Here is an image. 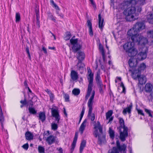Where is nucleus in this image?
<instances>
[{"label": "nucleus", "mask_w": 153, "mask_h": 153, "mask_svg": "<svg viewBox=\"0 0 153 153\" xmlns=\"http://www.w3.org/2000/svg\"><path fill=\"white\" fill-rule=\"evenodd\" d=\"M140 74H136L135 78H133L134 79H138L139 84L140 85L144 84L146 82V79L145 76L140 75Z\"/></svg>", "instance_id": "nucleus-13"}, {"label": "nucleus", "mask_w": 153, "mask_h": 153, "mask_svg": "<svg viewBox=\"0 0 153 153\" xmlns=\"http://www.w3.org/2000/svg\"><path fill=\"white\" fill-rule=\"evenodd\" d=\"M88 75L87 78L89 82L88 85L87 94L86 97V98L90 96L91 92L92 90L93 86V80L94 74L92 73L91 70L90 68L88 69Z\"/></svg>", "instance_id": "nucleus-7"}, {"label": "nucleus", "mask_w": 153, "mask_h": 153, "mask_svg": "<svg viewBox=\"0 0 153 153\" xmlns=\"http://www.w3.org/2000/svg\"><path fill=\"white\" fill-rule=\"evenodd\" d=\"M137 60L135 58L133 59L131 58L129 59L128 64L130 67L131 68L130 70L132 72L133 70H136L137 67L136 66L137 64Z\"/></svg>", "instance_id": "nucleus-12"}, {"label": "nucleus", "mask_w": 153, "mask_h": 153, "mask_svg": "<svg viewBox=\"0 0 153 153\" xmlns=\"http://www.w3.org/2000/svg\"><path fill=\"white\" fill-rule=\"evenodd\" d=\"M126 145L123 144L120 145L119 140L116 141V147H113L112 149L108 151V153H126Z\"/></svg>", "instance_id": "nucleus-6"}, {"label": "nucleus", "mask_w": 153, "mask_h": 153, "mask_svg": "<svg viewBox=\"0 0 153 153\" xmlns=\"http://www.w3.org/2000/svg\"><path fill=\"white\" fill-rule=\"evenodd\" d=\"M132 108V104L131 103L130 105L127 106L126 108H124L123 111V113L124 115H126L127 113L128 114L131 113V110Z\"/></svg>", "instance_id": "nucleus-16"}, {"label": "nucleus", "mask_w": 153, "mask_h": 153, "mask_svg": "<svg viewBox=\"0 0 153 153\" xmlns=\"http://www.w3.org/2000/svg\"><path fill=\"white\" fill-rule=\"evenodd\" d=\"M147 35L148 37L153 38V30L149 31L147 32Z\"/></svg>", "instance_id": "nucleus-40"}, {"label": "nucleus", "mask_w": 153, "mask_h": 153, "mask_svg": "<svg viewBox=\"0 0 153 153\" xmlns=\"http://www.w3.org/2000/svg\"><path fill=\"white\" fill-rule=\"evenodd\" d=\"M80 90L79 89L74 88L72 91L73 94L75 95H77L80 93Z\"/></svg>", "instance_id": "nucleus-36"}, {"label": "nucleus", "mask_w": 153, "mask_h": 153, "mask_svg": "<svg viewBox=\"0 0 153 153\" xmlns=\"http://www.w3.org/2000/svg\"><path fill=\"white\" fill-rule=\"evenodd\" d=\"M42 49L44 53H45L46 54L47 53V51L46 49L44 47H42Z\"/></svg>", "instance_id": "nucleus-57"}, {"label": "nucleus", "mask_w": 153, "mask_h": 153, "mask_svg": "<svg viewBox=\"0 0 153 153\" xmlns=\"http://www.w3.org/2000/svg\"><path fill=\"white\" fill-rule=\"evenodd\" d=\"M49 96L50 97V100L52 102L54 98V95L52 93L50 94L49 95Z\"/></svg>", "instance_id": "nucleus-48"}, {"label": "nucleus", "mask_w": 153, "mask_h": 153, "mask_svg": "<svg viewBox=\"0 0 153 153\" xmlns=\"http://www.w3.org/2000/svg\"><path fill=\"white\" fill-rule=\"evenodd\" d=\"M36 25L38 26L39 27H40V21L38 17V15L37 14H36Z\"/></svg>", "instance_id": "nucleus-46"}, {"label": "nucleus", "mask_w": 153, "mask_h": 153, "mask_svg": "<svg viewBox=\"0 0 153 153\" xmlns=\"http://www.w3.org/2000/svg\"><path fill=\"white\" fill-rule=\"evenodd\" d=\"M70 42L72 45V50L74 53L76 52L81 48L82 46L78 42L77 39L72 38L70 40Z\"/></svg>", "instance_id": "nucleus-10"}, {"label": "nucleus", "mask_w": 153, "mask_h": 153, "mask_svg": "<svg viewBox=\"0 0 153 153\" xmlns=\"http://www.w3.org/2000/svg\"><path fill=\"white\" fill-rule=\"evenodd\" d=\"M87 122V121L86 119L84 120V121L82 122V123L81 124L79 127V130L80 133V134H83V131L85 128Z\"/></svg>", "instance_id": "nucleus-18"}, {"label": "nucleus", "mask_w": 153, "mask_h": 153, "mask_svg": "<svg viewBox=\"0 0 153 153\" xmlns=\"http://www.w3.org/2000/svg\"><path fill=\"white\" fill-rule=\"evenodd\" d=\"M50 2L53 7H54L57 10H60L59 7L54 3L53 0H51Z\"/></svg>", "instance_id": "nucleus-34"}, {"label": "nucleus", "mask_w": 153, "mask_h": 153, "mask_svg": "<svg viewBox=\"0 0 153 153\" xmlns=\"http://www.w3.org/2000/svg\"><path fill=\"white\" fill-rule=\"evenodd\" d=\"M67 36H68V37H69V38L71 36V34L70 33H68V34H67Z\"/></svg>", "instance_id": "nucleus-64"}, {"label": "nucleus", "mask_w": 153, "mask_h": 153, "mask_svg": "<svg viewBox=\"0 0 153 153\" xmlns=\"http://www.w3.org/2000/svg\"><path fill=\"white\" fill-rule=\"evenodd\" d=\"M71 79L73 81H76L78 78V73L74 70H72L70 74Z\"/></svg>", "instance_id": "nucleus-15"}, {"label": "nucleus", "mask_w": 153, "mask_h": 153, "mask_svg": "<svg viewBox=\"0 0 153 153\" xmlns=\"http://www.w3.org/2000/svg\"><path fill=\"white\" fill-rule=\"evenodd\" d=\"M85 112V109L84 108H83L82 109V110L81 113L80 114V117L79 119V123H80L82 119V118L83 117L84 113Z\"/></svg>", "instance_id": "nucleus-43"}, {"label": "nucleus", "mask_w": 153, "mask_h": 153, "mask_svg": "<svg viewBox=\"0 0 153 153\" xmlns=\"http://www.w3.org/2000/svg\"><path fill=\"white\" fill-rule=\"evenodd\" d=\"M134 42L137 43V42H129L123 45L124 50L128 53V56L130 57H134L137 53V50L134 48Z\"/></svg>", "instance_id": "nucleus-3"}, {"label": "nucleus", "mask_w": 153, "mask_h": 153, "mask_svg": "<svg viewBox=\"0 0 153 153\" xmlns=\"http://www.w3.org/2000/svg\"><path fill=\"white\" fill-rule=\"evenodd\" d=\"M147 18L149 23H152L153 22V14L151 12L148 13Z\"/></svg>", "instance_id": "nucleus-25"}, {"label": "nucleus", "mask_w": 153, "mask_h": 153, "mask_svg": "<svg viewBox=\"0 0 153 153\" xmlns=\"http://www.w3.org/2000/svg\"><path fill=\"white\" fill-rule=\"evenodd\" d=\"M145 26L143 23L137 22L128 31V35L131 37L132 41L137 42L138 44L143 43L144 44L148 42V40L146 38L138 34L140 31L145 28Z\"/></svg>", "instance_id": "nucleus-2"}, {"label": "nucleus", "mask_w": 153, "mask_h": 153, "mask_svg": "<svg viewBox=\"0 0 153 153\" xmlns=\"http://www.w3.org/2000/svg\"><path fill=\"white\" fill-rule=\"evenodd\" d=\"M108 133L110 137L112 139H114V131L111 127H109L108 130Z\"/></svg>", "instance_id": "nucleus-29"}, {"label": "nucleus", "mask_w": 153, "mask_h": 153, "mask_svg": "<svg viewBox=\"0 0 153 153\" xmlns=\"http://www.w3.org/2000/svg\"><path fill=\"white\" fill-rule=\"evenodd\" d=\"M120 132V138L122 141H124L128 136V128L126 126L118 128Z\"/></svg>", "instance_id": "nucleus-9"}, {"label": "nucleus", "mask_w": 153, "mask_h": 153, "mask_svg": "<svg viewBox=\"0 0 153 153\" xmlns=\"http://www.w3.org/2000/svg\"><path fill=\"white\" fill-rule=\"evenodd\" d=\"M22 147L26 150H27L28 148V145L27 143L24 144L22 146Z\"/></svg>", "instance_id": "nucleus-50"}, {"label": "nucleus", "mask_w": 153, "mask_h": 153, "mask_svg": "<svg viewBox=\"0 0 153 153\" xmlns=\"http://www.w3.org/2000/svg\"><path fill=\"white\" fill-rule=\"evenodd\" d=\"M48 48L49 49L54 50L55 49V48L54 47H48Z\"/></svg>", "instance_id": "nucleus-60"}, {"label": "nucleus", "mask_w": 153, "mask_h": 153, "mask_svg": "<svg viewBox=\"0 0 153 153\" xmlns=\"http://www.w3.org/2000/svg\"><path fill=\"white\" fill-rule=\"evenodd\" d=\"M86 144V141L85 140H83L82 141L80 146L79 148V152L80 153H82L83 149L84 147L85 146Z\"/></svg>", "instance_id": "nucleus-24"}, {"label": "nucleus", "mask_w": 153, "mask_h": 153, "mask_svg": "<svg viewBox=\"0 0 153 153\" xmlns=\"http://www.w3.org/2000/svg\"><path fill=\"white\" fill-rule=\"evenodd\" d=\"M27 54H28V57L29 59L30 60H31V56H30V53H29Z\"/></svg>", "instance_id": "nucleus-63"}, {"label": "nucleus", "mask_w": 153, "mask_h": 153, "mask_svg": "<svg viewBox=\"0 0 153 153\" xmlns=\"http://www.w3.org/2000/svg\"><path fill=\"white\" fill-rule=\"evenodd\" d=\"M148 42L145 44H138L139 46V51H140L138 54L136 56H135V58L138 61H142L145 59L147 57V53L148 52V49L146 45Z\"/></svg>", "instance_id": "nucleus-4"}, {"label": "nucleus", "mask_w": 153, "mask_h": 153, "mask_svg": "<svg viewBox=\"0 0 153 153\" xmlns=\"http://www.w3.org/2000/svg\"><path fill=\"white\" fill-rule=\"evenodd\" d=\"M102 18L100 14L98 15V22H99V27L100 28L102 29L103 27L104 20L102 19L101 20Z\"/></svg>", "instance_id": "nucleus-23"}, {"label": "nucleus", "mask_w": 153, "mask_h": 153, "mask_svg": "<svg viewBox=\"0 0 153 153\" xmlns=\"http://www.w3.org/2000/svg\"><path fill=\"white\" fill-rule=\"evenodd\" d=\"M38 150L40 153H44L45 149L44 147L41 146H39L38 147Z\"/></svg>", "instance_id": "nucleus-38"}, {"label": "nucleus", "mask_w": 153, "mask_h": 153, "mask_svg": "<svg viewBox=\"0 0 153 153\" xmlns=\"http://www.w3.org/2000/svg\"><path fill=\"white\" fill-rule=\"evenodd\" d=\"M120 86L122 88V89H123L122 92H125V87L124 85L123 82H121V84H120Z\"/></svg>", "instance_id": "nucleus-49"}, {"label": "nucleus", "mask_w": 153, "mask_h": 153, "mask_svg": "<svg viewBox=\"0 0 153 153\" xmlns=\"http://www.w3.org/2000/svg\"><path fill=\"white\" fill-rule=\"evenodd\" d=\"M52 114L53 117L59 115L57 110L53 109L52 110Z\"/></svg>", "instance_id": "nucleus-33"}, {"label": "nucleus", "mask_w": 153, "mask_h": 153, "mask_svg": "<svg viewBox=\"0 0 153 153\" xmlns=\"http://www.w3.org/2000/svg\"><path fill=\"white\" fill-rule=\"evenodd\" d=\"M51 128L53 130H56L58 128V126L57 124L55 123H53L51 124Z\"/></svg>", "instance_id": "nucleus-39"}, {"label": "nucleus", "mask_w": 153, "mask_h": 153, "mask_svg": "<svg viewBox=\"0 0 153 153\" xmlns=\"http://www.w3.org/2000/svg\"><path fill=\"white\" fill-rule=\"evenodd\" d=\"M48 18L49 19H50L54 21V22L56 21V19L54 18L52 15L51 13H49L48 14Z\"/></svg>", "instance_id": "nucleus-41"}, {"label": "nucleus", "mask_w": 153, "mask_h": 153, "mask_svg": "<svg viewBox=\"0 0 153 153\" xmlns=\"http://www.w3.org/2000/svg\"><path fill=\"white\" fill-rule=\"evenodd\" d=\"M145 111L149 114L150 117H152V115L151 114V111L146 108L145 109Z\"/></svg>", "instance_id": "nucleus-45"}, {"label": "nucleus", "mask_w": 153, "mask_h": 153, "mask_svg": "<svg viewBox=\"0 0 153 153\" xmlns=\"http://www.w3.org/2000/svg\"><path fill=\"white\" fill-rule=\"evenodd\" d=\"M64 97L66 101L67 102L69 101V97L68 95L65 94Z\"/></svg>", "instance_id": "nucleus-51"}, {"label": "nucleus", "mask_w": 153, "mask_h": 153, "mask_svg": "<svg viewBox=\"0 0 153 153\" xmlns=\"http://www.w3.org/2000/svg\"><path fill=\"white\" fill-rule=\"evenodd\" d=\"M91 2V4L93 5L94 7H96V5L95 4L93 0H89Z\"/></svg>", "instance_id": "nucleus-54"}, {"label": "nucleus", "mask_w": 153, "mask_h": 153, "mask_svg": "<svg viewBox=\"0 0 153 153\" xmlns=\"http://www.w3.org/2000/svg\"><path fill=\"white\" fill-rule=\"evenodd\" d=\"M55 118V120L56 122L57 123H59V121L60 119V115H58L57 116L54 117Z\"/></svg>", "instance_id": "nucleus-47"}, {"label": "nucleus", "mask_w": 153, "mask_h": 153, "mask_svg": "<svg viewBox=\"0 0 153 153\" xmlns=\"http://www.w3.org/2000/svg\"><path fill=\"white\" fill-rule=\"evenodd\" d=\"M26 51L27 54H29L30 53L29 49L28 48H26Z\"/></svg>", "instance_id": "nucleus-61"}, {"label": "nucleus", "mask_w": 153, "mask_h": 153, "mask_svg": "<svg viewBox=\"0 0 153 153\" xmlns=\"http://www.w3.org/2000/svg\"><path fill=\"white\" fill-rule=\"evenodd\" d=\"M153 89L152 84L149 83H147L145 85L144 90L146 92H150Z\"/></svg>", "instance_id": "nucleus-19"}, {"label": "nucleus", "mask_w": 153, "mask_h": 153, "mask_svg": "<svg viewBox=\"0 0 153 153\" xmlns=\"http://www.w3.org/2000/svg\"><path fill=\"white\" fill-rule=\"evenodd\" d=\"M57 149L58 150L60 153H63V149L62 148H57Z\"/></svg>", "instance_id": "nucleus-56"}, {"label": "nucleus", "mask_w": 153, "mask_h": 153, "mask_svg": "<svg viewBox=\"0 0 153 153\" xmlns=\"http://www.w3.org/2000/svg\"><path fill=\"white\" fill-rule=\"evenodd\" d=\"M141 8L140 7H138L137 8V11L138 12H140L141 11Z\"/></svg>", "instance_id": "nucleus-58"}, {"label": "nucleus", "mask_w": 153, "mask_h": 153, "mask_svg": "<svg viewBox=\"0 0 153 153\" xmlns=\"http://www.w3.org/2000/svg\"><path fill=\"white\" fill-rule=\"evenodd\" d=\"M100 71H97V75L95 78V80L97 85L101 86L102 85V83L101 79V77L100 76Z\"/></svg>", "instance_id": "nucleus-17"}, {"label": "nucleus", "mask_w": 153, "mask_h": 153, "mask_svg": "<svg viewBox=\"0 0 153 153\" xmlns=\"http://www.w3.org/2000/svg\"><path fill=\"white\" fill-rule=\"evenodd\" d=\"M78 136V133L77 132H76L74 137V140H77Z\"/></svg>", "instance_id": "nucleus-55"}, {"label": "nucleus", "mask_w": 153, "mask_h": 153, "mask_svg": "<svg viewBox=\"0 0 153 153\" xmlns=\"http://www.w3.org/2000/svg\"><path fill=\"white\" fill-rule=\"evenodd\" d=\"M87 25L89 27V33L90 35L92 36H93V33L92 29V24L90 21L88 20L87 21Z\"/></svg>", "instance_id": "nucleus-21"}, {"label": "nucleus", "mask_w": 153, "mask_h": 153, "mask_svg": "<svg viewBox=\"0 0 153 153\" xmlns=\"http://www.w3.org/2000/svg\"><path fill=\"white\" fill-rule=\"evenodd\" d=\"M136 4V0L124 1L118 4L116 8L120 11L126 9L123 12V14L126 16V20L129 21H134L138 19V15L135 12L136 8L133 6Z\"/></svg>", "instance_id": "nucleus-1"}, {"label": "nucleus", "mask_w": 153, "mask_h": 153, "mask_svg": "<svg viewBox=\"0 0 153 153\" xmlns=\"http://www.w3.org/2000/svg\"><path fill=\"white\" fill-rule=\"evenodd\" d=\"M16 22H19L20 20V15L19 13H16Z\"/></svg>", "instance_id": "nucleus-37"}, {"label": "nucleus", "mask_w": 153, "mask_h": 153, "mask_svg": "<svg viewBox=\"0 0 153 153\" xmlns=\"http://www.w3.org/2000/svg\"><path fill=\"white\" fill-rule=\"evenodd\" d=\"M55 137L51 135L47 138L46 140L49 145H51L55 142Z\"/></svg>", "instance_id": "nucleus-20"}, {"label": "nucleus", "mask_w": 153, "mask_h": 153, "mask_svg": "<svg viewBox=\"0 0 153 153\" xmlns=\"http://www.w3.org/2000/svg\"><path fill=\"white\" fill-rule=\"evenodd\" d=\"M120 126L119 127H123L126 126L124 124V121L123 119L121 117H120L118 118Z\"/></svg>", "instance_id": "nucleus-31"}, {"label": "nucleus", "mask_w": 153, "mask_h": 153, "mask_svg": "<svg viewBox=\"0 0 153 153\" xmlns=\"http://www.w3.org/2000/svg\"><path fill=\"white\" fill-rule=\"evenodd\" d=\"M45 91L49 94V95L52 93L51 91L48 89H46L45 90Z\"/></svg>", "instance_id": "nucleus-59"}, {"label": "nucleus", "mask_w": 153, "mask_h": 153, "mask_svg": "<svg viewBox=\"0 0 153 153\" xmlns=\"http://www.w3.org/2000/svg\"><path fill=\"white\" fill-rule=\"evenodd\" d=\"M138 3L141 5H143L146 4V0H138Z\"/></svg>", "instance_id": "nucleus-44"}, {"label": "nucleus", "mask_w": 153, "mask_h": 153, "mask_svg": "<svg viewBox=\"0 0 153 153\" xmlns=\"http://www.w3.org/2000/svg\"><path fill=\"white\" fill-rule=\"evenodd\" d=\"M20 103L23 105H25L27 104V101L25 99L24 100H22L20 101Z\"/></svg>", "instance_id": "nucleus-52"}, {"label": "nucleus", "mask_w": 153, "mask_h": 153, "mask_svg": "<svg viewBox=\"0 0 153 153\" xmlns=\"http://www.w3.org/2000/svg\"><path fill=\"white\" fill-rule=\"evenodd\" d=\"M138 113L142 115H144V114L143 113V111L141 110L138 109L137 110Z\"/></svg>", "instance_id": "nucleus-53"}, {"label": "nucleus", "mask_w": 153, "mask_h": 153, "mask_svg": "<svg viewBox=\"0 0 153 153\" xmlns=\"http://www.w3.org/2000/svg\"><path fill=\"white\" fill-rule=\"evenodd\" d=\"M85 57V55L84 53L82 52H79L77 53V59L79 61H81L83 60Z\"/></svg>", "instance_id": "nucleus-22"}, {"label": "nucleus", "mask_w": 153, "mask_h": 153, "mask_svg": "<svg viewBox=\"0 0 153 153\" xmlns=\"http://www.w3.org/2000/svg\"><path fill=\"white\" fill-rule=\"evenodd\" d=\"M64 114H65V115L66 116H67V113L66 112V110H65V108H64Z\"/></svg>", "instance_id": "nucleus-62"}, {"label": "nucleus", "mask_w": 153, "mask_h": 153, "mask_svg": "<svg viewBox=\"0 0 153 153\" xmlns=\"http://www.w3.org/2000/svg\"><path fill=\"white\" fill-rule=\"evenodd\" d=\"M0 121L1 123V126L2 128L3 127V123L4 121V117L3 113L2 112V110L0 107Z\"/></svg>", "instance_id": "nucleus-30"}, {"label": "nucleus", "mask_w": 153, "mask_h": 153, "mask_svg": "<svg viewBox=\"0 0 153 153\" xmlns=\"http://www.w3.org/2000/svg\"><path fill=\"white\" fill-rule=\"evenodd\" d=\"M76 66L78 70H82L83 69V68L84 67V65L81 62V61H79V62L76 65Z\"/></svg>", "instance_id": "nucleus-26"}, {"label": "nucleus", "mask_w": 153, "mask_h": 153, "mask_svg": "<svg viewBox=\"0 0 153 153\" xmlns=\"http://www.w3.org/2000/svg\"><path fill=\"white\" fill-rule=\"evenodd\" d=\"M77 140H74L72 143L71 145V150L73 151L75 148L76 145Z\"/></svg>", "instance_id": "nucleus-42"}, {"label": "nucleus", "mask_w": 153, "mask_h": 153, "mask_svg": "<svg viewBox=\"0 0 153 153\" xmlns=\"http://www.w3.org/2000/svg\"><path fill=\"white\" fill-rule=\"evenodd\" d=\"M25 137L26 139L30 140L33 139V135L30 132H27L25 133Z\"/></svg>", "instance_id": "nucleus-28"}, {"label": "nucleus", "mask_w": 153, "mask_h": 153, "mask_svg": "<svg viewBox=\"0 0 153 153\" xmlns=\"http://www.w3.org/2000/svg\"><path fill=\"white\" fill-rule=\"evenodd\" d=\"M112 114L113 111L112 110H109L106 113V120H108V122H107V124L111 123L113 120V118L111 116Z\"/></svg>", "instance_id": "nucleus-14"}, {"label": "nucleus", "mask_w": 153, "mask_h": 153, "mask_svg": "<svg viewBox=\"0 0 153 153\" xmlns=\"http://www.w3.org/2000/svg\"><path fill=\"white\" fill-rule=\"evenodd\" d=\"M146 67V65L145 63H142L140 64L139 66L138 67L137 69H136V70H133L132 71V76L133 78H135L136 74H140V72L142 71H143Z\"/></svg>", "instance_id": "nucleus-11"}, {"label": "nucleus", "mask_w": 153, "mask_h": 153, "mask_svg": "<svg viewBox=\"0 0 153 153\" xmlns=\"http://www.w3.org/2000/svg\"><path fill=\"white\" fill-rule=\"evenodd\" d=\"M94 95L95 92L94 91H93L88 102V106L89 108L88 116L92 121H94L95 118L94 114H91L92 111V105L93 103V100Z\"/></svg>", "instance_id": "nucleus-8"}, {"label": "nucleus", "mask_w": 153, "mask_h": 153, "mask_svg": "<svg viewBox=\"0 0 153 153\" xmlns=\"http://www.w3.org/2000/svg\"><path fill=\"white\" fill-rule=\"evenodd\" d=\"M39 119L42 122H43L45 119V115L43 112H40L39 115Z\"/></svg>", "instance_id": "nucleus-27"}, {"label": "nucleus", "mask_w": 153, "mask_h": 153, "mask_svg": "<svg viewBox=\"0 0 153 153\" xmlns=\"http://www.w3.org/2000/svg\"><path fill=\"white\" fill-rule=\"evenodd\" d=\"M29 112L32 114H35L36 113V111L35 109L32 107H29L28 108Z\"/></svg>", "instance_id": "nucleus-35"}, {"label": "nucleus", "mask_w": 153, "mask_h": 153, "mask_svg": "<svg viewBox=\"0 0 153 153\" xmlns=\"http://www.w3.org/2000/svg\"><path fill=\"white\" fill-rule=\"evenodd\" d=\"M99 49L100 51L102 53V59L104 61L105 60V53L104 50L103 49V46L101 45H100L99 46Z\"/></svg>", "instance_id": "nucleus-32"}, {"label": "nucleus", "mask_w": 153, "mask_h": 153, "mask_svg": "<svg viewBox=\"0 0 153 153\" xmlns=\"http://www.w3.org/2000/svg\"><path fill=\"white\" fill-rule=\"evenodd\" d=\"M93 134L95 137H98L99 140H101V137L105 138V136L103 134L102 127L99 121H97L94 125Z\"/></svg>", "instance_id": "nucleus-5"}]
</instances>
